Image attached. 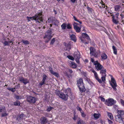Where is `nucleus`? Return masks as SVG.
I'll use <instances>...</instances> for the list:
<instances>
[{
	"label": "nucleus",
	"instance_id": "obj_61",
	"mask_svg": "<svg viewBox=\"0 0 124 124\" xmlns=\"http://www.w3.org/2000/svg\"><path fill=\"white\" fill-rule=\"evenodd\" d=\"M56 23H54L53 24L55 25H57V23H58V21H56Z\"/></svg>",
	"mask_w": 124,
	"mask_h": 124
},
{
	"label": "nucleus",
	"instance_id": "obj_46",
	"mask_svg": "<svg viewBox=\"0 0 124 124\" xmlns=\"http://www.w3.org/2000/svg\"><path fill=\"white\" fill-rule=\"evenodd\" d=\"M24 79V78L23 77H20L19 78V80L22 82Z\"/></svg>",
	"mask_w": 124,
	"mask_h": 124
},
{
	"label": "nucleus",
	"instance_id": "obj_52",
	"mask_svg": "<svg viewBox=\"0 0 124 124\" xmlns=\"http://www.w3.org/2000/svg\"><path fill=\"white\" fill-rule=\"evenodd\" d=\"M100 122L102 124H105V121L104 120H102L101 119H100Z\"/></svg>",
	"mask_w": 124,
	"mask_h": 124
},
{
	"label": "nucleus",
	"instance_id": "obj_43",
	"mask_svg": "<svg viewBox=\"0 0 124 124\" xmlns=\"http://www.w3.org/2000/svg\"><path fill=\"white\" fill-rule=\"evenodd\" d=\"M22 42L25 44H29V42L27 40L24 41L23 40H22Z\"/></svg>",
	"mask_w": 124,
	"mask_h": 124
},
{
	"label": "nucleus",
	"instance_id": "obj_9",
	"mask_svg": "<svg viewBox=\"0 0 124 124\" xmlns=\"http://www.w3.org/2000/svg\"><path fill=\"white\" fill-rule=\"evenodd\" d=\"M2 42L4 45L5 46L10 45V44L12 43V41L11 40H9L8 38H4L2 41Z\"/></svg>",
	"mask_w": 124,
	"mask_h": 124
},
{
	"label": "nucleus",
	"instance_id": "obj_58",
	"mask_svg": "<svg viewBox=\"0 0 124 124\" xmlns=\"http://www.w3.org/2000/svg\"><path fill=\"white\" fill-rule=\"evenodd\" d=\"M68 70V71H69L70 73H71L72 72H73V71H72V70H70V69H69Z\"/></svg>",
	"mask_w": 124,
	"mask_h": 124
},
{
	"label": "nucleus",
	"instance_id": "obj_55",
	"mask_svg": "<svg viewBox=\"0 0 124 124\" xmlns=\"http://www.w3.org/2000/svg\"><path fill=\"white\" fill-rule=\"evenodd\" d=\"M100 98L101 101L103 102L105 101V99L104 98L101 97H100Z\"/></svg>",
	"mask_w": 124,
	"mask_h": 124
},
{
	"label": "nucleus",
	"instance_id": "obj_15",
	"mask_svg": "<svg viewBox=\"0 0 124 124\" xmlns=\"http://www.w3.org/2000/svg\"><path fill=\"white\" fill-rule=\"evenodd\" d=\"M118 114L121 117L124 119V111L123 110H118L117 111Z\"/></svg>",
	"mask_w": 124,
	"mask_h": 124
},
{
	"label": "nucleus",
	"instance_id": "obj_62",
	"mask_svg": "<svg viewBox=\"0 0 124 124\" xmlns=\"http://www.w3.org/2000/svg\"><path fill=\"white\" fill-rule=\"evenodd\" d=\"M50 19H48V22L49 23H50Z\"/></svg>",
	"mask_w": 124,
	"mask_h": 124
},
{
	"label": "nucleus",
	"instance_id": "obj_12",
	"mask_svg": "<svg viewBox=\"0 0 124 124\" xmlns=\"http://www.w3.org/2000/svg\"><path fill=\"white\" fill-rule=\"evenodd\" d=\"M47 77L44 74L42 76V79L39 84V86H42L45 84L46 80L47 79Z\"/></svg>",
	"mask_w": 124,
	"mask_h": 124
},
{
	"label": "nucleus",
	"instance_id": "obj_21",
	"mask_svg": "<svg viewBox=\"0 0 124 124\" xmlns=\"http://www.w3.org/2000/svg\"><path fill=\"white\" fill-rule=\"evenodd\" d=\"M70 66L73 68H75L77 67L76 64L74 62L70 61L69 62Z\"/></svg>",
	"mask_w": 124,
	"mask_h": 124
},
{
	"label": "nucleus",
	"instance_id": "obj_57",
	"mask_svg": "<svg viewBox=\"0 0 124 124\" xmlns=\"http://www.w3.org/2000/svg\"><path fill=\"white\" fill-rule=\"evenodd\" d=\"M79 59H75L76 62L78 63H80Z\"/></svg>",
	"mask_w": 124,
	"mask_h": 124
},
{
	"label": "nucleus",
	"instance_id": "obj_47",
	"mask_svg": "<svg viewBox=\"0 0 124 124\" xmlns=\"http://www.w3.org/2000/svg\"><path fill=\"white\" fill-rule=\"evenodd\" d=\"M53 108V107H50L48 108L47 109V111H50Z\"/></svg>",
	"mask_w": 124,
	"mask_h": 124
},
{
	"label": "nucleus",
	"instance_id": "obj_14",
	"mask_svg": "<svg viewBox=\"0 0 124 124\" xmlns=\"http://www.w3.org/2000/svg\"><path fill=\"white\" fill-rule=\"evenodd\" d=\"M115 118L116 121L119 123H123L124 122L122 118L118 114L115 116Z\"/></svg>",
	"mask_w": 124,
	"mask_h": 124
},
{
	"label": "nucleus",
	"instance_id": "obj_5",
	"mask_svg": "<svg viewBox=\"0 0 124 124\" xmlns=\"http://www.w3.org/2000/svg\"><path fill=\"white\" fill-rule=\"evenodd\" d=\"M52 32L51 30H48L45 33V36L44 37L45 42L47 43L52 37Z\"/></svg>",
	"mask_w": 124,
	"mask_h": 124
},
{
	"label": "nucleus",
	"instance_id": "obj_56",
	"mask_svg": "<svg viewBox=\"0 0 124 124\" xmlns=\"http://www.w3.org/2000/svg\"><path fill=\"white\" fill-rule=\"evenodd\" d=\"M108 122L110 124H112L113 123L112 121L110 120H108Z\"/></svg>",
	"mask_w": 124,
	"mask_h": 124
},
{
	"label": "nucleus",
	"instance_id": "obj_25",
	"mask_svg": "<svg viewBox=\"0 0 124 124\" xmlns=\"http://www.w3.org/2000/svg\"><path fill=\"white\" fill-rule=\"evenodd\" d=\"M101 58L102 59L105 60L107 58V55L104 53H103L101 56Z\"/></svg>",
	"mask_w": 124,
	"mask_h": 124
},
{
	"label": "nucleus",
	"instance_id": "obj_50",
	"mask_svg": "<svg viewBox=\"0 0 124 124\" xmlns=\"http://www.w3.org/2000/svg\"><path fill=\"white\" fill-rule=\"evenodd\" d=\"M78 116L77 115H74V117L73 118V119L75 120H76L78 118Z\"/></svg>",
	"mask_w": 124,
	"mask_h": 124
},
{
	"label": "nucleus",
	"instance_id": "obj_8",
	"mask_svg": "<svg viewBox=\"0 0 124 124\" xmlns=\"http://www.w3.org/2000/svg\"><path fill=\"white\" fill-rule=\"evenodd\" d=\"M90 54L92 55H93L95 57H97L99 53L96 52L95 49L93 47H91L90 49Z\"/></svg>",
	"mask_w": 124,
	"mask_h": 124
},
{
	"label": "nucleus",
	"instance_id": "obj_54",
	"mask_svg": "<svg viewBox=\"0 0 124 124\" xmlns=\"http://www.w3.org/2000/svg\"><path fill=\"white\" fill-rule=\"evenodd\" d=\"M114 108L116 109H117L118 108V106L117 105H115L113 106Z\"/></svg>",
	"mask_w": 124,
	"mask_h": 124
},
{
	"label": "nucleus",
	"instance_id": "obj_36",
	"mask_svg": "<svg viewBox=\"0 0 124 124\" xmlns=\"http://www.w3.org/2000/svg\"><path fill=\"white\" fill-rule=\"evenodd\" d=\"M22 82L25 85L28 82V81L27 79H24Z\"/></svg>",
	"mask_w": 124,
	"mask_h": 124
},
{
	"label": "nucleus",
	"instance_id": "obj_6",
	"mask_svg": "<svg viewBox=\"0 0 124 124\" xmlns=\"http://www.w3.org/2000/svg\"><path fill=\"white\" fill-rule=\"evenodd\" d=\"M116 101L112 98H109L106 100L105 104L108 106H111L116 103Z\"/></svg>",
	"mask_w": 124,
	"mask_h": 124
},
{
	"label": "nucleus",
	"instance_id": "obj_64",
	"mask_svg": "<svg viewBox=\"0 0 124 124\" xmlns=\"http://www.w3.org/2000/svg\"><path fill=\"white\" fill-rule=\"evenodd\" d=\"M85 61L86 62H88V60H85Z\"/></svg>",
	"mask_w": 124,
	"mask_h": 124
},
{
	"label": "nucleus",
	"instance_id": "obj_2",
	"mask_svg": "<svg viewBox=\"0 0 124 124\" xmlns=\"http://www.w3.org/2000/svg\"><path fill=\"white\" fill-rule=\"evenodd\" d=\"M91 71L93 73L94 75V76L95 79L98 81L100 83H102V81L103 82H104L106 80V76H101V78L102 79V81L101 79H100L98 77V75L96 72L95 70L93 69H91Z\"/></svg>",
	"mask_w": 124,
	"mask_h": 124
},
{
	"label": "nucleus",
	"instance_id": "obj_39",
	"mask_svg": "<svg viewBox=\"0 0 124 124\" xmlns=\"http://www.w3.org/2000/svg\"><path fill=\"white\" fill-rule=\"evenodd\" d=\"M55 38H53L51 40L50 44L51 45H53L54 43L55 42Z\"/></svg>",
	"mask_w": 124,
	"mask_h": 124
},
{
	"label": "nucleus",
	"instance_id": "obj_38",
	"mask_svg": "<svg viewBox=\"0 0 124 124\" xmlns=\"http://www.w3.org/2000/svg\"><path fill=\"white\" fill-rule=\"evenodd\" d=\"M81 116L82 117L84 118L86 116V114L83 111L82 112H81Z\"/></svg>",
	"mask_w": 124,
	"mask_h": 124
},
{
	"label": "nucleus",
	"instance_id": "obj_18",
	"mask_svg": "<svg viewBox=\"0 0 124 124\" xmlns=\"http://www.w3.org/2000/svg\"><path fill=\"white\" fill-rule=\"evenodd\" d=\"M82 38L83 39V38L86 39L88 40H90V39L89 36L86 33H83L82 34V37L80 38V39Z\"/></svg>",
	"mask_w": 124,
	"mask_h": 124
},
{
	"label": "nucleus",
	"instance_id": "obj_26",
	"mask_svg": "<svg viewBox=\"0 0 124 124\" xmlns=\"http://www.w3.org/2000/svg\"><path fill=\"white\" fill-rule=\"evenodd\" d=\"M72 42H69L67 44V50H69L71 48V47L72 44Z\"/></svg>",
	"mask_w": 124,
	"mask_h": 124
},
{
	"label": "nucleus",
	"instance_id": "obj_7",
	"mask_svg": "<svg viewBox=\"0 0 124 124\" xmlns=\"http://www.w3.org/2000/svg\"><path fill=\"white\" fill-rule=\"evenodd\" d=\"M111 85L113 89L115 91H116L117 89L116 87L117 86V85L116 81L112 76L111 75Z\"/></svg>",
	"mask_w": 124,
	"mask_h": 124
},
{
	"label": "nucleus",
	"instance_id": "obj_13",
	"mask_svg": "<svg viewBox=\"0 0 124 124\" xmlns=\"http://www.w3.org/2000/svg\"><path fill=\"white\" fill-rule=\"evenodd\" d=\"M27 100L30 103H34L35 102L36 100V99L34 97L29 96L28 97Z\"/></svg>",
	"mask_w": 124,
	"mask_h": 124
},
{
	"label": "nucleus",
	"instance_id": "obj_23",
	"mask_svg": "<svg viewBox=\"0 0 124 124\" xmlns=\"http://www.w3.org/2000/svg\"><path fill=\"white\" fill-rule=\"evenodd\" d=\"M70 38L72 40L74 41L75 42H76V36L74 34H72L70 36Z\"/></svg>",
	"mask_w": 124,
	"mask_h": 124
},
{
	"label": "nucleus",
	"instance_id": "obj_33",
	"mask_svg": "<svg viewBox=\"0 0 124 124\" xmlns=\"http://www.w3.org/2000/svg\"><path fill=\"white\" fill-rule=\"evenodd\" d=\"M5 111V107H0V112Z\"/></svg>",
	"mask_w": 124,
	"mask_h": 124
},
{
	"label": "nucleus",
	"instance_id": "obj_29",
	"mask_svg": "<svg viewBox=\"0 0 124 124\" xmlns=\"http://www.w3.org/2000/svg\"><path fill=\"white\" fill-rule=\"evenodd\" d=\"M16 98L17 99H21L23 98V96L21 95L19 96L18 95H16Z\"/></svg>",
	"mask_w": 124,
	"mask_h": 124
},
{
	"label": "nucleus",
	"instance_id": "obj_16",
	"mask_svg": "<svg viewBox=\"0 0 124 124\" xmlns=\"http://www.w3.org/2000/svg\"><path fill=\"white\" fill-rule=\"evenodd\" d=\"M100 73L101 74V76H106V70L105 69L102 68L100 70Z\"/></svg>",
	"mask_w": 124,
	"mask_h": 124
},
{
	"label": "nucleus",
	"instance_id": "obj_45",
	"mask_svg": "<svg viewBox=\"0 0 124 124\" xmlns=\"http://www.w3.org/2000/svg\"><path fill=\"white\" fill-rule=\"evenodd\" d=\"M73 17L74 20L78 22H79L81 24L82 23L81 22L79 21L78 20H77V19L75 16H73Z\"/></svg>",
	"mask_w": 124,
	"mask_h": 124
},
{
	"label": "nucleus",
	"instance_id": "obj_1",
	"mask_svg": "<svg viewBox=\"0 0 124 124\" xmlns=\"http://www.w3.org/2000/svg\"><path fill=\"white\" fill-rule=\"evenodd\" d=\"M28 21L31 20H35L37 22L40 23L43 21L42 14L39 13L38 15H36L35 16L32 17H29L28 16L27 17Z\"/></svg>",
	"mask_w": 124,
	"mask_h": 124
},
{
	"label": "nucleus",
	"instance_id": "obj_53",
	"mask_svg": "<svg viewBox=\"0 0 124 124\" xmlns=\"http://www.w3.org/2000/svg\"><path fill=\"white\" fill-rule=\"evenodd\" d=\"M8 115L6 113H2V117H4L6 116H7Z\"/></svg>",
	"mask_w": 124,
	"mask_h": 124
},
{
	"label": "nucleus",
	"instance_id": "obj_37",
	"mask_svg": "<svg viewBox=\"0 0 124 124\" xmlns=\"http://www.w3.org/2000/svg\"><path fill=\"white\" fill-rule=\"evenodd\" d=\"M7 89L9 90H10L11 91L13 92H14L16 90V89H15V88H11L10 87H8L7 88Z\"/></svg>",
	"mask_w": 124,
	"mask_h": 124
},
{
	"label": "nucleus",
	"instance_id": "obj_11",
	"mask_svg": "<svg viewBox=\"0 0 124 124\" xmlns=\"http://www.w3.org/2000/svg\"><path fill=\"white\" fill-rule=\"evenodd\" d=\"M78 24L74 22L73 24L74 28L77 32H79L80 31L81 28L78 26Z\"/></svg>",
	"mask_w": 124,
	"mask_h": 124
},
{
	"label": "nucleus",
	"instance_id": "obj_59",
	"mask_svg": "<svg viewBox=\"0 0 124 124\" xmlns=\"http://www.w3.org/2000/svg\"><path fill=\"white\" fill-rule=\"evenodd\" d=\"M91 62H94H94H94V60L92 58H91Z\"/></svg>",
	"mask_w": 124,
	"mask_h": 124
},
{
	"label": "nucleus",
	"instance_id": "obj_3",
	"mask_svg": "<svg viewBox=\"0 0 124 124\" xmlns=\"http://www.w3.org/2000/svg\"><path fill=\"white\" fill-rule=\"evenodd\" d=\"M77 85L81 92H83L85 91V89L82 79L80 78L78 80Z\"/></svg>",
	"mask_w": 124,
	"mask_h": 124
},
{
	"label": "nucleus",
	"instance_id": "obj_4",
	"mask_svg": "<svg viewBox=\"0 0 124 124\" xmlns=\"http://www.w3.org/2000/svg\"><path fill=\"white\" fill-rule=\"evenodd\" d=\"M55 94L60 98L64 101H66L68 99V96L67 94H65L57 90L55 92Z\"/></svg>",
	"mask_w": 124,
	"mask_h": 124
},
{
	"label": "nucleus",
	"instance_id": "obj_28",
	"mask_svg": "<svg viewBox=\"0 0 124 124\" xmlns=\"http://www.w3.org/2000/svg\"><path fill=\"white\" fill-rule=\"evenodd\" d=\"M77 124H85V123L83 120L81 119L78 122Z\"/></svg>",
	"mask_w": 124,
	"mask_h": 124
},
{
	"label": "nucleus",
	"instance_id": "obj_24",
	"mask_svg": "<svg viewBox=\"0 0 124 124\" xmlns=\"http://www.w3.org/2000/svg\"><path fill=\"white\" fill-rule=\"evenodd\" d=\"M64 92L65 93H66V94L68 95L69 94H71V90L70 88H68L65 90Z\"/></svg>",
	"mask_w": 124,
	"mask_h": 124
},
{
	"label": "nucleus",
	"instance_id": "obj_60",
	"mask_svg": "<svg viewBox=\"0 0 124 124\" xmlns=\"http://www.w3.org/2000/svg\"><path fill=\"white\" fill-rule=\"evenodd\" d=\"M73 3H74L75 1L76 0H70Z\"/></svg>",
	"mask_w": 124,
	"mask_h": 124
},
{
	"label": "nucleus",
	"instance_id": "obj_20",
	"mask_svg": "<svg viewBox=\"0 0 124 124\" xmlns=\"http://www.w3.org/2000/svg\"><path fill=\"white\" fill-rule=\"evenodd\" d=\"M74 56L75 59H79L80 57V55L79 53L75 52L74 53Z\"/></svg>",
	"mask_w": 124,
	"mask_h": 124
},
{
	"label": "nucleus",
	"instance_id": "obj_63",
	"mask_svg": "<svg viewBox=\"0 0 124 124\" xmlns=\"http://www.w3.org/2000/svg\"><path fill=\"white\" fill-rule=\"evenodd\" d=\"M103 3L102 2V1H101V3L102 4V5H104V4H102Z\"/></svg>",
	"mask_w": 124,
	"mask_h": 124
},
{
	"label": "nucleus",
	"instance_id": "obj_31",
	"mask_svg": "<svg viewBox=\"0 0 124 124\" xmlns=\"http://www.w3.org/2000/svg\"><path fill=\"white\" fill-rule=\"evenodd\" d=\"M66 24L65 23H63L61 25L62 29V30H64L66 29Z\"/></svg>",
	"mask_w": 124,
	"mask_h": 124
},
{
	"label": "nucleus",
	"instance_id": "obj_49",
	"mask_svg": "<svg viewBox=\"0 0 124 124\" xmlns=\"http://www.w3.org/2000/svg\"><path fill=\"white\" fill-rule=\"evenodd\" d=\"M120 16H121L122 19H123L124 18V12H123L120 15Z\"/></svg>",
	"mask_w": 124,
	"mask_h": 124
},
{
	"label": "nucleus",
	"instance_id": "obj_42",
	"mask_svg": "<svg viewBox=\"0 0 124 124\" xmlns=\"http://www.w3.org/2000/svg\"><path fill=\"white\" fill-rule=\"evenodd\" d=\"M77 109L79 111L80 113L81 112H82L83 111L82 110V108L79 106H77Z\"/></svg>",
	"mask_w": 124,
	"mask_h": 124
},
{
	"label": "nucleus",
	"instance_id": "obj_10",
	"mask_svg": "<svg viewBox=\"0 0 124 124\" xmlns=\"http://www.w3.org/2000/svg\"><path fill=\"white\" fill-rule=\"evenodd\" d=\"M94 64L95 65V67L98 70H100L102 68V66L97 61L95 62Z\"/></svg>",
	"mask_w": 124,
	"mask_h": 124
},
{
	"label": "nucleus",
	"instance_id": "obj_19",
	"mask_svg": "<svg viewBox=\"0 0 124 124\" xmlns=\"http://www.w3.org/2000/svg\"><path fill=\"white\" fill-rule=\"evenodd\" d=\"M93 116L95 120H96L100 117L101 116V115L99 113L97 114L94 113L93 115Z\"/></svg>",
	"mask_w": 124,
	"mask_h": 124
},
{
	"label": "nucleus",
	"instance_id": "obj_41",
	"mask_svg": "<svg viewBox=\"0 0 124 124\" xmlns=\"http://www.w3.org/2000/svg\"><path fill=\"white\" fill-rule=\"evenodd\" d=\"M113 21L114 23L116 24H117L118 23V21L114 18L113 19Z\"/></svg>",
	"mask_w": 124,
	"mask_h": 124
},
{
	"label": "nucleus",
	"instance_id": "obj_17",
	"mask_svg": "<svg viewBox=\"0 0 124 124\" xmlns=\"http://www.w3.org/2000/svg\"><path fill=\"white\" fill-rule=\"evenodd\" d=\"M49 70L51 73L53 75L57 77H59V74L58 73L55 72L53 71L52 68L51 67H50L49 68Z\"/></svg>",
	"mask_w": 124,
	"mask_h": 124
},
{
	"label": "nucleus",
	"instance_id": "obj_35",
	"mask_svg": "<svg viewBox=\"0 0 124 124\" xmlns=\"http://www.w3.org/2000/svg\"><path fill=\"white\" fill-rule=\"evenodd\" d=\"M14 105L16 106H19L20 105V103L19 101H17L14 103Z\"/></svg>",
	"mask_w": 124,
	"mask_h": 124
},
{
	"label": "nucleus",
	"instance_id": "obj_34",
	"mask_svg": "<svg viewBox=\"0 0 124 124\" xmlns=\"http://www.w3.org/2000/svg\"><path fill=\"white\" fill-rule=\"evenodd\" d=\"M23 114H22L20 115L19 116V117H18L17 118V119L18 120H19H19H20L21 119H22L23 118Z\"/></svg>",
	"mask_w": 124,
	"mask_h": 124
},
{
	"label": "nucleus",
	"instance_id": "obj_32",
	"mask_svg": "<svg viewBox=\"0 0 124 124\" xmlns=\"http://www.w3.org/2000/svg\"><path fill=\"white\" fill-rule=\"evenodd\" d=\"M120 8V6L118 5L116 6L115 7V9L116 11H117L119 10Z\"/></svg>",
	"mask_w": 124,
	"mask_h": 124
},
{
	"label": "nucleus",
	"instance_id": "obj_51",
	"mask_svg": "<svg viewBox=\"0 0 124 124\" xmlns=\"http://www.w3.org/2000/svg\"><path fill=\"white\" fill-rule=\"evenodd\" d=\"M120 102L122 105L124 106V101L121 99L120 100Z\"/></svg>",
	"mask_w": 124,
	"mask_h": 124
},
{
	"label": "nucleus",
	"instance_id": "obj_22",
	"mask_svg": "<svg viewBox=\"0 0 124 124\" xmlns=\"http://www.w3.org/2000/svg\"><path fill=\"white\" fill-rule=\"evenodd\" d=\"M40 121L42 124H44L46 122V117H43L40 119Z\"/></svg>",
	"mask_w": 124,
	"mask_h": 124
},
{
	"label": "nucleus",
	"instance_id": "obj_48",
	"mask_svg": "<svg viewBox=\"0 0 124 124\" xmlns=\"http://www.w3.org/2000/svg\"><path fill=\"white\" fill-rule=\"evenodd\" d=\"M81 41L84 43H85V44H87L88 43L87 42H84V39H83L81 38Z\"/></svg>",
	"mask_w": 124,
	"mask_h": 124
},
{
	"label": "nucleus",
	"instance_id": "obj_30",
	"mask_svg": "<svg viewBox=\"0 0 124 124\" xmlns=\"http://www.w3.org/2000/svg\"><path fill=\"white\" fill-rule=\"evenodd\" d=\"M112 48L114 51V53L116 54H117V49L116 47L114 46H112Z\"/></svg>",
	"mask_w": 124,
	"mask_h": 124
},
{
	"label": "nucleus",
	"instance_id": "obj_27",
	"mask_svg": "<svg viewBox=\"0 0 124 124\" xmlns=\"http://www.w3.org/2000/svg\"><path fill=\"white\" fill-rule=\"evenodd\" d=\"M108 116L111 119H112L113 118V115L112 114L110 113H108Z\"/></svg>",
	"mask_w": 124,
	"mask_h": 124
},
{
	"label": "nucleus",
	"instance_id": "obj_44",
	"mask_svg": "<svg viewBox=\"0 0 124 124\" xmlns=\"http://www.w3.org/2000/svg\"><path fill=\"white\" fill-rule=\"evenodd\" d=\"M67 28L68 29H70L71 28V25L68 23L67 25Z\"/></svg>",
	"mask_w": 124,
	"mask_h": 124
},
{
	"label": "nucleus",
	"instance_id": "obj_40",
	"mask_svg": "<svg viewBox=\"0 0 124 124\" xmlns=\"http://www.w3.org/2000/svg\"><path fill=\"white\" fill-rule=\"evenodd\" d=\"M67 57L69 59L72 60H73L74 59V58L72 56L70 55L68 56Z\"/></svg>",
	"mask_w": 124,
	"mask_h": 124
}]
</instances>
